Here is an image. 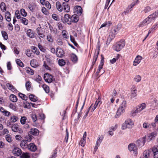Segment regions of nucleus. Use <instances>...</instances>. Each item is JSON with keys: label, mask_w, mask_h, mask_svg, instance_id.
Here are the masks:
<instances>
[{"label": "nucleus", "mask_w": 158, "mask_h": 158, "mask_svg": "<svg viewBox=\"0 0 158 158\" xmlns=\"http://www.w3.org/2000/svg\"><path fill=\"white\" fill-rule=\"evenodd\" d=\"M79 17L76 15L74 14L71 16V24L73 23H76L79 20Z\"/></svg>", "instance_id": "obj_23"}, {"label": "nucleus", "mask_w": 158, "mask_h": 158, "mask_svg": "<svg viewBox=\"0 0 158 158\" xmlns=\"http://www.w3.org/2000/svg\"><path fill=\"white\" fill-rule=\"evenodd\" d=\"M56 6L57 10L61 12L63 10V6L59 2L57 1L56 2Z\"/></svg>", "instance_id": "obj_26"}, {"label": "nucleus", "mask_w": 158, "mask_h": 158, "mask_svg": "<svg viewBox=\"0 0 158 158\" xmlns=\"http://www.w3.org/2000/svg\"><path fill=\"white\" fill-rule=\"evenodd\" d=\"M20 13L23 17H26L27 15V13L23 9H21L20 10Z\"/></svg>", "instance_id": "obj_47"}, {"label": "nucleus", "mask_w": 158, "mask_h": 158, "mask_svg": "<svg viewBox=\"0 0 158 158\" xmlns=\"http://www.w3.org/2000/svg\"><path fill=\"white\" fill-rule=\"evenodd\" d=\"M10 13L9 11H7L6 13V20L10 22L11 21V18L10 17Z\"/></svg>", "instance_id": "obj_44"}, {"label": "nucleus", "mask_w": 158, "mask_h": 158, "mask_svg": "<svg viewBox=\"0 0 158 158\" xmlns=\"http://www.w3.org/2000/svg\"><path fill=\"white\" fill-rule=\"evenodd\" d=\"M9 107L14 110L16 111V107L13 103H10L9 105Z\"/></svg>", "instance_id": "obj_59"}, {"label": "nucleus", "mask_w": 158, "mask_h": 158, "mask_svg": "<svg viewBox=\"0 0 158 158\" xmlns=\"http://www.w3.org/2000/svg\"><path fill=\"white\" fill-rule=\"evenodd\" d=\"M10 100L13 102H16L18 100L17 97L14 94H11L10 97Z\"/></svg>", "instance_id": "obj_30"}, {"label": "nucleus", "mask_w": 158, "mask_h": 158, "mask_svg": "<svg viewBox=\"0 0 158 158\" xmlns=\"http://www.w3.org/2000/svg\"><path fill=\"white\" fill-rule=\"evenodd\" d=\"M128 148L131 152L132 151L135 156L137 154V148L136 145L134 143H130L128 146Z\"/></svg>", "instance_id": "obj_6"}, {"label": "nucleus", "mask_w": 158, "mask_h": 158, "mask_svg": "<svg viewBox=\"0 0 158 158\" xmlns=\"http://www.w3.org/2000/svg\"><path fill=\"white\" fill-rule=\"evenodd\" d=\"M31 117L34 122H35L37 119V116L35 114H32L31 116Z\"/></svg>", "instance_id": "obj_58"}, {"label": "nucleus", "mask_w": 158, "mask_h": 158, "mask_svg": "<svg viewBox=\"0 0 158 158\" xmlns=\"http://www.w3.org/2000/svg\"><path fill=\"white\" fill-rule=\"evenodd\" d=\"M38 47L40 50L43 52H44L46 50L43 48V46L40 44H38Z\"/></svg>", "instance_id": "obj_60"}, {"label": "nucleus", "mask_w": 158, "mask_h": 158, "mask_svg": "<svg viewBox=\"0 0 158 158\" xmlns=\"http://www.w3.org/2000/svg\"><path fill=\"white\" fill-rule=\"evenodd\" d=\"M64 21L70 25L71 24V16L68 14H66L64 16Z\"/></svg>", "instance_id": "obj_14"}, {"label": "nucleus", "mask_w": 158, "mask_h": 158, "mask_svg": "<svg viewBox=\"0 0 158 158\" xmlns=\"http://www.w3.org/2000/svg\"><path fill=\"white\" fill-rule=\"evenodd\" d=\"M18 117L15 115H13L12 116L10 119V121L12 123L16 122L18 119Z\"/></svg>", "instance_id": "obj_35"}, {"label": "nucleus", "mask_w": 158, "mask_h": 158, "mask_svg": "<svg viewBox=\"0 0 158 158\" xmlns=\"http://www.w3.org/2000/svg\"><path fill=\"white\" fill-rule=\"evenodd\" d=\"M2 36L5 40H7L8 39V36L7 33L5 31H1Z\"/></svg>", "instance_id": "obj_36"}, {"label": "nucleus", "mask_w": 158, "mask_h": 158, "mask_svg": "<svg viewBox=\"0 0 158 158\" xmlns=\"http://www.w3.org/2000/svg\"><path fill=\"white\" fill-rule=\"evenodd\" d=\"M150 154L148 151H145L143 153V156L140 158H149Z\"/></svg>", "instance_id": "obj_34"}, {"label": "nucleus", "mask_w": 158, "mask_h": 158, "mask_svg": "<svg viewBox=\"0 0 158 158\" xmlns=\"http://www.w3.org/2000/svg\"><path fill=\"white\" fill-rule=\"evenodd\" d=\"M42 87L45 92L48 93L49 92V88L48 86L45 84H43L42 85Z\"/></svg>", "instance_id": "obj_42"}, {"label": "nucleus", "mask_w": 158, "mask_h": 158, "mask_svg": "<svg viewBox=\"0 0 158 158\" xmlns=\"http://www.w3.org/2000/svg\"><path fill=\"white\" fill-rule=\"evenodd\" d=\"M66 31L65 30H63L62 31V36L64 38L68 39L69 38V36L68 35V34H66Z\"/></svg>", "instance_id": "obj_50"}, {"label": "nucleus", "mask_w": 158, "mask_h": 158, "mask_svg": "<svg viewBox=\"0 0 158 158\" xmlns=\"http://www.w3.org/2000/svg\"><path fill=\"white\" fill-rule=\"evenodd\" d=\"M21 158H29L30 156L29 153L27 152L23 153L20 156Z\"/></svg>", "instance_id": "obj_41"}, {"label": "nucleus", "mask_w": 158, "mask_h": 158, "mask_svg": "<svg viewBox=\"0 0 158 158\" xmlns=\"http://www.w3.org/2000/svg\"><path fill=\"white\" fill-rule=\"evenodd\" d=\"M29 98L33 102H35L37 100V97L32 94H30L29 96Z\"/></svg>", "instance_id": "obj_31"}, {"label": "nucleus", "mask_w": 158, "mask_h": 158, "mask_svg": "<svg viewBox=\"0 0 158 158\" xmlns=\"http://www.w3.org/2000/svg\"><path fill=\"white\" fill-rule=\"evenodd\" d=\"M26 71L27 73L31 75H33L34 74V71L29 67H27Z\"/></svg>", "instance_id": "obj_37"}, {"label": "nucleus", "mask_w": 158, "mask_h": 158, "mask_svg": "<svg viewBox=\"0 0 158 158\" xmlns=\"http://www.w3.org/2000/svg\"><path fill=\"white\" fill-rule=\"evenodd\" d=\"M99 53V50L98 51L97 53H95V54L94 55V56L93 59V60H94V61H96Z\"/></svg>", "instance_id": "obj_63"}, {"label": "nucleus", "mask_w": 158, "mask_h": 158, "mask_svg": "<svg viewBox=\"0 0 158 158\" xmlns=\"http://www.w3.org/2000/svg\"><path fill=\"white\" fill-rule=\"evenodd\" d=\"M19 96L23 100H26L27 99V97L26 95L21 93H19Z\"/></svg>", "instance_id": "obj_43"}, {"label": "nucleus", "mask_w": 158, "mask_h": 158, "mask_svg": "<svg viewBox=\"0 0 158 158\" xmlns=\"http://www.w3.org/2000/svg\"><path fill=\"white\" fill-rule=\"evenodd\" d=\"M63 10L64 12L68 13L69 12L70 6L66 2H64L62 3Z\"/></svg>", "instance_id": "obj_12"}, {"label": "nucleus", "mask_w": 158, "mask_h": 158, "mask_svg": "<svg viewBox=\"0 0 158 158\" xmlns=\"http://www.w3.org/2000/svg\"><path fill=\"white\" fill-rule=\"evenodd\" d=\"M57 151L55 150L53 151V153L52 155L50 158H56L57 156Z\"/></svg>", "instance_id": "obj_55"}, {"label": "nucleus", "mask_w": 158, "mask_h": 158, "mask_svg": "<svg viewBox=\"0 0 158 158\" xmlns=\"http://www.w3.org/2000/svg\"><path fill=\"white\" fill-rule=\"evenodd\" d=\"M125 43L123 40L118 42L114 46V50L117 52L120 51L125 46Z\"/></svg>", "instance_id": "obj_3"}, {"label": "nucleus", "mask_w": 158, "mask_h": 158, "mask_svg": "<svg viewBox=\"0 0 158 158\" xmlns=\"http://www.w3.org/2000/svg\"><path fill=\"white\" fill-rule=\"evenodd\" d=\"M16 62L18 65L20 66L23 67L24 66V64L19 59H17L16 60Z\"/></svg>", "instance_id": "obj_45"}, {"label": "nucleus", "mask_w": 158, "mask_h": 158, "mask_svg": "<svg viewBox=\"0 0 158 158\" xmlns=\"http://www.w3.org/2000/svg\"><path fill=\"white\" fill-rule=\"evenodd\" d=\"M152 10V8L149 6H146L144 7V9L142 10V12L146 13Z\"/></svg>", "instance_id": "obj_33"}, {"label": "nucleus", "mask_w": 158, "mask_h": 158, "mask_svg": "<svg viewBox=\"0 0 158 158\" xmlns=\"http://www.w3.org/2000/svg\"><path fill=\"white\" fill-rule=\"evenodd\" d=\"M42 12L45 15H48V12L47 10L44 7H43L41 9Z\"/></svg>", "instance_id": "obj_51"}, {"label": "nucleus", "mask_w": 158, "mask_h": 158, "mask_svg": "<svg viewBox=\"0 0 158 158\" xmlns=\"http://www.w3.org/2000/svg\"><path fill=\"white\" fill-rule=\"evenodd\" d=\"M110 23L109 22H105L103 24H102L100 28H102L104 27H105L107 26H110Z\"/></svg>", "instance_id": "obj_62"}, {"label": "nucleus", "mask_w": 158, "mask_h": 158, "mask_svg": "<svg viewBox=\"0 0 158 158\" xmlns=\"http://www.w3.org/2000/svg\"><path fill=\"white\" fill-rule=\"evenodd\" d=\"M146 107V105L145 103H143L136 106L135 109H133L131 112V114L132 116L135 115L137 113H139L140 111L145 109Z\"/></svg>", "instance_id": "obj_4"}, {"label": "nucleus", "mask_w": 158, "mask_h": 158, "mask_svg": "<svg viewBox=\"0 0 158 158\" xmlns=\"http://www.w3.org/2000/svg\"><path fill=\"white\" fill-rule=\"evenodd\" d=\"M44 5H45L46 7L49 10L51 8V5L48 1H46L44 4Z\"/></svg>", "instance_id": "obj_56"}, {"label": "nucleus", "mask_w": 158, "mask_h": 158, "mask_svg": "<svg viewBox=\"0 0 158 158\" xmlns=\"http://www.w3.org/2000/svg\"><path fill=\"white\" fill-rule=\"evenodd\" d=\"M143 126L144 128L146 129L149 127L150 124L148 122H144L143 123Z\"/></svg>", "instance_id": "obj_54"}, {"label": "nucleus", "mask_w": 158, "mask_h": 158, "mask_svg": "<svg viewBox=\"0 0 158 158\" xmlns=\"http://www.w3.org/2000/svg\"><path fill=\"white\" fill-rule=\"evenodd\" d=\"M27 35L30 38H34V33L31 29H29L27 31Z\"/></svg>", "instance_id": "obj_24"}, {"label": "nucleus", "mask_w": 158, "mask_h": 158, "mask_svg": "<svg viewBox=\"0 0 158 158\" xmlns=\"http://www.w3.org/2000/svg\"><path fill=\"white\" fill-rule=\"evenodd\" d=\"M32 139V137L31 135H28L25 137V139L22 140L20 143V146L23 149L27 148L28 145L27 143V142H30Z\"/></svg>", "instance_id": "obj_1"}, {"label": "nucleus", "mask_w": 158, "mask_h": 158, "mask_svg": "<svg viewBox=\"0 0 158 158\" xmlns=\"http://www.w3.org/2000/svg\"><path fill=\"white\" fill-rule=\"evenodd\" d=\"M158 15V11L157 12H155L152 15H149L148 17L149 18V20H151V22L152 20H154L155 18L157 17Z\"/></svg>", "instance_id": "obj_21"}, {"label": "nucleus", "mask_w": 158, "mask_h": 158, "mask_svg": "<svg viewBox=\"0 0 158 158\" xmlns=\"http://www.w3.org/2000/svg\"><path fill=\"white\" fill-rule=\"evenodd\" d=\"M29 150L32 152H35L37 150L36 146L33 143H30L28 145L27 148Z\"/></svg>", "instance_id": "obj_17"}, {"label": "nucleus", "mask_w": 158, "mask_h": 158, "mask_svg": "<svg viewBox=\"0 0 158 158\" xmlns=\"http://www.w3.org/2000/svg\"><path fill=\"white\" fill-rule=\"evenodd\" d=\"M145 142V137H143L138 140V146L142 147L143 146Z\"/></svg>", "instance_id": "obj_18"}, {"label": "nucleus", "mask_w": 158, "mask_h": 158, "mask_svg": "<svg viewBox=\"0 0 158 158\" xmlns=\"http://www.w3.org/2000/svg\"><path fill=\"white\" fill-rule=\"evenodd\" d=\"M20 21L23 24L27 25L28 23V21L27 19L24 17H20Z\"/></svg>", "instance_id": "obj_29"}, {"label": "nucleus", "mask_w": 158, "mask_h": 158, "mask_svg": "<svg viewBox=\"0 0 158 158\" xmlns=\"http://www.w3.org/2000/svg\"><path fill=\"white\" fill-rule=\"evenodd\" d=\"M142 57L141 56H137L135 58L134 61L133 65L135 66H136L140 62Z\"/></svg>", "instance_id": "obj_20"}, {"label": "nucleus", "mask_w": 158, "mask_h": 158, "mask_svg": "<svg viewBox=\"0 0 158 158\" xmlns=\"http://www.w3.org/2000/svg\"><path fill=\"white\" fill-rule=\"evenodd\" d=\"M6 141L9 143H10L12 141L11 136L10 135H6Z\"/></svg>", "instance_id": "obj_49"}, {"label": "nucleus", "mask_w": 158, "mask_h": 158, "mask_svg": "<svg viewBox=\"0 0 158 158\" xmlns=\"http://www.w3.org/2000/svg\"><path fill=\"white\" fill-rule=\"evenodd\" d=\"M0 7L1 10L4 12L6 11V7L5 3L3 2H2L0 4Z\"/></svg>", "instance_id": "obj_32"}, {"label": "nucleus", "mask_w": 158, "mask_h": 158, "mask_svg": "<svg viewBox=\"0 0 158 158\" xmlns=\"http://www.w3.org/2000/svg\"><path fill=\"white\" fill-rule=\"evenodd\" d=\"M71 60L74 63H76L78 60L77 56L74 54L72 53L71 55Z\"/></svg>", "instance_id": "obj_28"}, {"label": "nucleus", "mask_w": 158, "mask_h": 158, "mask_svg": "<svg viewBox=\"0 0 158 158\" xmlns=\"http://www.w3.org/2000/svg\"><path fill=\"white\" fill-rule=\"evenodd\" d=\"M75 10L76 13L79 15H81L82 12V10L80 6H76L75 7Z\"/></svg>", "instance_id": "obj_25"}, {"label": "nucleus", "mask_w": 158, "mask_h": 158, "mask_svg": "<svg viewBox=\"0 0 158 158\" xmlns=\"http://www.w3.org/2000/svg\"><path fill=\"white\" fill-rule=\"evenodd\" d=\"M116 35L115 34H114L111 31L110 33L109 37L108 38H111V40H112L114 38Z\"/></svg>", "instance_id": "obj_53"}, {"label": "nucleus", "mask_w": 158, "mask_h": 158, "mask_svg": "<svg viewBox=\"0 0 158 158\" xmlns=\"http://www.w3.org/2000/svg\"><path fill=\"white\" fill-rule=\"evenodd\" d=\"M11 129L13 131L18 132L19 134H22L23 132L22 130L19 127V125L17 124H13Z\"/></svg>", "instance_id": "obj_7"}, {"label": "nucleus", "mask_w": 158, "mask_h": 158, "mask_svg": "<svg viewBox=\"0 0 158 158\" xmlns=\"http://www.w3.org/2000/svg\"><path fill=\"white\" fill-rule=\"evenodd\" d=\"M26 55L28 57L31 58L33 57L32 51L29 49H27L26 50Z\"/></svg>", "instance_id": "obj_38"}, {"label": "nucleus", "mask_w": 158, "mask_h": 158, "mask_svg": "<svg viewBox=\"0 0 158 158\" xmlns=\"http://www.w3.org/2000/svg\"><path fill=\"white\" fill-rule=\"evenodd\" d=\"M151 22V20H149V18H147L145 19L143 21L141 22L139 25V26L140 27H143L149 24Z\"/></svg>", "instance_id": "obj_13"}, {"label": "nucleus", "mask_w": 158, "mask_h": 158, "mask_svg": "<svg viewBox=\"0 0 158 158\" xmlns=\"http://www.w3.org/2000/svg\"><path fill=\"white\" fill-rule=\"evenodd\" d=\"M44 79L45 81L48 83H51L53 80L52 76L48 73H45L44 74Z\"/></svg>", "instance_id": "obj_8"}, {"label": "nucleus", "mask_w": 158, "mask_h": 158, "mask_svg": "<svg viewBox=\"0 0 158 158\" xmlns=\"http://www.w3.org/2000/svg\"><path fill=\"white\" fill-rule=\"evenodd\" d=\"M56 54L57 57H62L64 54V52L61 48H58L56 50Z\"/></svg>", "instance_id": "obj_11"}, {"label": "nucleus", "mask_w": 158, "mask_h": 158, "mask_svg": "<svg viewBox=\"0 0 158 158\" xmlns=\"http://www.w3.org/2000/svg\"><path fill=\"white\" fill-rule=\"evenodd\" d=\"M152 151L154 154V158H158V144L154 147Z\"/></svg>", "instance_id": "obj_15"}, {"label": "nucleus", "mask_w": 158, "mask_h": 158, "mask_svg": "<svg viewBox=\"0 0 158 158\" xmlns=\"http://www.w3.org/2000/svg\"><path fill=\"white\" fill-rule=\"evenodd\" d=\"M6 86L8 87L9 89L11 90L12 91L15 92L17 90L12 85L9 83H7L6 84Z\"/></svg>", "instance_id": "obj_27"}, {"label": "nucleus", "mask_w": 158, "mask_h": 158, "mask_svg": "<svg viewBox=\"0 0 158 158\" xmlns=\"http://www.w3.org/2000/svg\"><path fill=\"white\" fill-rule=\"evenodd\" d=\"M25 86L28 91L30 90L31 87V82L29 81H27L26 83Z\"/></svg>", "instance_id": "obj_39"}, {"label": "nucleus", "mask_w": 158, "mask_h": 158, "mask_svg": "<svg viewBox=\"0 0 158 158\" xmlns=\"http://www.w3.org/2000/svg\"><path fill=\"white\" fill-rule=\"evenodd\" d=\"M29 134L28 135H36L39 134V131L36 128H31V131L29 132Z\"/></svg>", "instance_id": "obj_22"}, {"label": "nucleus", "mask_w": 158, "mask_h": 158, "mask_svg": "<svg viewBox=\"0 0 158 158\" xmlns=\"http://www.w3.org/2000/svg\"><path fill=\"white\" fill-rule=\"evenodd\" d=\"M27 120V118L25 116H23L20 119V122L22 124H25L26 120Z\"/></svg>", "instance_id": "obj_48"}, {"label": "nucleus", "mask_w": 158, "mask_h": 158, "mask_svg": "<svg viewBox=\"0 0 158 158\" xmlns=\"http://www.w3.org/2000/svg\"><path fill=\"white\" fill-rule=\"evenodd\" d=\"M134 125V123L130 119H128L126 120L123 123L122 127V129L123 130H125L127 128H131Z\"/></svg>", "instance_id": "obj_5"}, {"label": "nucleus", "mask_w": 158, "mask_h": 158, "mask_svg": "<svg viewBox=\"0 0 158 158\" xmlns=\"http://www.w3.org/2000/svg\"><path fill=\"white\" fill-rule=\"evenodd\" d=\"M65 63L66 62L65 60L63 59H59L58 60V64L60 66H64L65 65Z\"/></svg>", "instance_id": "obj_40"}, {"label": "nucleus", "mask_w": 158, "mask_h": 158, "mask_svg": "<svg viewBox=\"0 0 158 158\" xmlns=\"http://www.w3.org/2000/svg\"><path fill=\"white\" fill-rule=\"evenodd\" d=\"M120 28H118V27H116V28L114 29H112L111 30V31L112 32L114 33V34H115L116 35L118 32L119 30H120Z\"/></svg>", "instance_id": "obj_64"}, {"label": "nucleus", "mask_w": 158, "mask_h": 158, "mask_svg": "<svg viewBox=\"0 0 158 158\" xmlns=\"http://www.w3.org/2000/svg\"><path fill=\"white\" fill-rule=\"evenodd\" d=\"M13 153L15 156H19L22 153L21 150L18 148H15L13 150Z\"/></svg>", "instance_id": "obj_16"}, {"label": "nucleus", "mask_w": 158, "mask_h": 158, "mask_svg": "<svg viewBox=\"0 0 158 158\" xmlns=\"http://www.w3.org/2000/svg\"><path fill=\"white\" fill-rule=\"evenodd\" d=\"M141 79V77L139 75H137L134 78V81L136 82H139Z\"/></svg>", "instance_id": "obj_46"}, {"label": "nucleus", "mask_w": 158, "mask_h": 158, "mask_svg": "<svg viewBox=\"0 0 158 158\" xmlns=\"http://www.w3.org/2000/svg\"><path fill=\"white\" fill-rule=\"evenodd\" d=\"M85 139H82L81 140L80 144L81 146L84 147L85 146Z\"/></svg>", "instance_id": "obj_61"}, {"label": "nucleus", "mask_w": 158, "mask_h": 158, "mask_svg": "<svg viewBox=\"0 0 158 158\" xmlns=\"http://www.w3.org/2000/svg\"><path fill=\"white\" fill-rule=\"evenodd\" d=\"M137 95V90L135 87L133 86L131 89V98L135 97Z\"/></svg>", "instance_id": "obj_19"}, {"label": "nucleus", "mask_w": 158, "mask_h": 158, "mask_svg": "<svg viewBox=\"0 0 158 158\" xmlns=\"http://www.w3.org/2000/svg\"><path fill=\"white\" fill-rule=\"evenodd\" d=\"M103 139V136H100L98 138L94 148V151L95 152H96L98 149V147L100 145Z\"/></svg>", "instance_id": "obj_9"}, {"label": "nucleus", "mask_w": 158, "mask_h": 158, "mask_svg": "<svg viewBox=\"0 0 158 158\" xmlns=\"http://www.w3.org/2000/svg\"><path fill=\"white\" fill-rule=\"evenodd\" d=\"M102 102H101L99 98H98V99H97L95 103L94 106L96 108V107L99 104V105L100 106V104H101Z\"/></svg>", "instance_id": "obj_52"}, {"label": "nucleus", "mask_w": 158, "mask_h": 158, "mask_svg": "<svg viewBox=\"0 0 158 158\" xmlns=\"http://www.w3.org/2000/svg\"><path fill=\"white\" fill-rule=\"evenodd\" d=\"M135 5V2H133L131 3L127 7L126 10L123 12V13H124L125 15H126L127 13H129L132 10V8Z\"/></svg>", "instance_id": "obj_10"}, {"label": "nucleus", "mask_w": 158, "mask_h": 158, "mask_svg": "<svg viewBox=\"0 0 158 158\" xmlns=\"http://www.w3.org/2000/svg\"><path fill=\"white\" fill-rule=\"evenodd\" d=\"M47 39L50 42H52L53 41V39L52 38V35L50 34L47 36Z\"/></svg>", "instance_id": "obj_57"}, {"label": "nucleus", "mask_w": 158, "mask_h": 158, "mask_svg": "<svg viewBox=\"0 0 158 158\" xmlns=\"http://www.w3.org/2000/svg\"><path fill=\"white\" fill-rule=\"evenodd\" d=\"M127 106V102L126 101H123L118 108L117 111L116 115L120 116L121 114L123 113Z\"/></svg>", "instance_id": "obj_2"}]
</instances>
